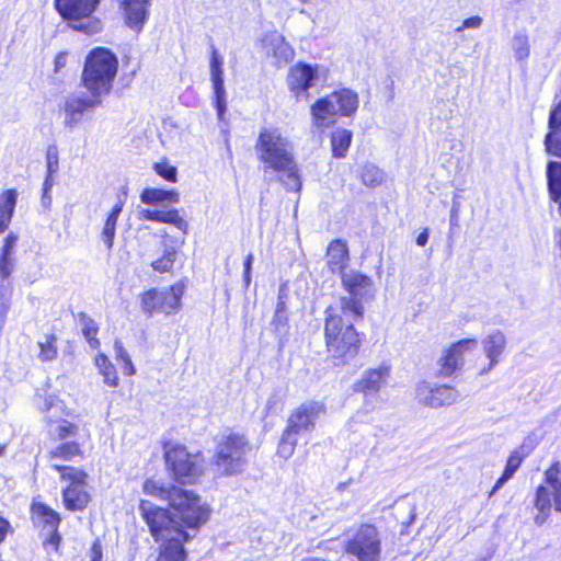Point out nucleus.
Masks as SVG:
<instances>
[{"instance_id": "1", "label": "nucleus", "mask_w": 561, "mask_h": 561, "mask_svg": "<svg viewBox=\"0 0 561 561\" xmlns=\"http://www.w3.org/2000/svg\"><path fill=\"white\" fill-rule=\"evenodd\" d=\"M147 494L169 502L175 513L141 501L139 510L156 541L161 542L158 561H185L184 542L195 537L209 517L208 507L190 491L178 486L164 488L153 480L144 483Z\"/></svg>"}, {"instance_id": "2", "label": "nucleus", "mask_w": 561, "mask_h": 561, "mask_svg": "<svg viewBox=\"0 0 561 561\" xmlns=\"http://www.w3.org/2000/svg\"><path fill=\"white\" fill-rule=\"evenodd\" d=\"M255 152L265 173L273 171L286 190L300 191L301 181L294 156V146L279 128H261L255 142Z\"/></svg>"}, {"instance_id": "3", "label": "nucleus", "mask_w": 561, "mask_h": 561, "mask_svg": "<svg viewBox=\"0 0 561 561\" xmlns=\"http://www.w3.org/2000/svg\"><path fill=\"white\" fill-rule=\"evenodd\" d=\"M364 307L355 300L342 299L337 307L327 310L324 335L328 352L339 359L352 358L359 348L353 321L363 317Z\"/></svg>"}, {"instance_id": "4", "label": "nucleus", "mask_w": 561, "mask_h": 561, "mask_svg": "<svg viewBox=\"0 0 561 561\" xmlns=\"http://www.w3.org/2000/svg\"><path fill=\"white\" fill-rule=\"evenodd\" d=\"M118 71V59L105 47L93 48L87 56L82 70V85L90 94L108 95Z\"/></svg>"}, {"instance_id": "5", "label": "nucleus", "mask_w": 561, "mask_h": 561, "mask_svg": "<svg viewBox=\"0 0 561 561\" xmlns=\"http://www.w3.org/2000/svg\"><path fill=\"white\" fill-rule=\"evenodd\" d=\"M357 94L348 89L335 91L318 100L311 107L313 124L318 128L329 127L339 114L348 116L357 110Z\"/></svg>"}, {"instance_id": "6", "label": "nucleus", "mask_w": 561, "mask_h": 561, "mask_svg": "<svg viewBox=\"0 0 561 561\" xmlns=\"http://www.w3.org/2000/svg\"><path fill=\"white\" fill-rule=\"evenodd\" d=\"M99 2L100 0H55V7L73 30L93 35L102 28L101 22L91 16Z\"/></svg>"}, {"instance_id": "7", "label": "nucleus", "mask_w": 561, "mask_h": 561, "mask_svg": "<svg viewBox=\"0 0 561 561\" xmlns=\"http://www.w3.org/2000/svg\"><path fill=\"white\" fill-rule=\"evenodd\" d=\"M248 443L243 436L230 434L222 436L217 444L214 458L216 472L220 476L239 473L244 467Z\"/></svg>"}, {"instance_id": "8", "label": "nucleus", "mask_w": 561, "mask_h": 561, "mask_svg": "<svg viewBox=\"0 0 561 561\" xmlns=\"http://www.w3.org/2000/svg\"><path fill=\"white\" fill-rule=\"evenodd\" d=\"M164 458L174 479L181 483L193 481L203 471L202 455L190 454L184 446H165Z\"/></svg>"}, {"instance_id": "9", "label": "nucleus", "mask_w": 561, "mask_h": 561, "mask_svg": "<svg viewBox=\"0 0 561 561\" xmlns=\"http://www.w3.org/2000/svg\"><path fill=\"white\" fill-rule=\"evenodd\" d=\"M51 467L59 471L61 480L70 484L62 491L64 504L67 510L82 511L90 502V494L85 490L87 473L78 468L61 466L54 462Z\"/></svg>"}, {"instance_id": "10", "label": "nucleus", "mask_w": 561, "mask_h": 561, "mask_svg": "<svg viewBox=\"0 0 561 561\" xmlns=\"http://www.w3.org/2000/svg\"><path fill=\"white\" fill-rule=\"evenodd\" d=\"M184 293V285L179 283L164 289H150L141 295V309L145 313L152 316L154 312L170 314L181 306V298Z\"/></svg>"}, {"instance_id": "11", "label": "nucleus", "mask_w": 561, "mask_h": 561, "mask_svg": "<svg viewBox=\"0 0 561 561\" xmlns=\"http://www.w3.org/2000/svg\"><path fill=\"white\" fill-rule=\"evenodd\" d=\"M546 482L550 485L552 491L550 492L546 486H539L537 489L535 506L536 508L543 514V516H536L535 522L538 525L545 523L546 517L551 508V495L553 499L554 510L561 512V463H553L546 471Z\"/></svg>"}, {"instance_id": "12", "label": "nucleus", "mask_w": 561, "mask_h": 561, "mask_svg": "<svg viewBox=\"0 0 561 561\" xmlns=\"http://www.w3.org/2000/svg\"><path fill=\"white\" fill-rule=\"evenodd\" d=\"M478 345L476 339H462L454 342L442 351L437 359L439 377H450L456 371L461 370L465 365V354L473 351Z\"/></svg>"}, {"instance_id": "13", "label": "nucleus", "mask_w": 561, "mask_h": 561, "mask_svg": "<svg viewBox=\"0 0 561 561\" xmlns=\"http://www.w3.org/2000/svg\"><path fill=\"white\" fill-rule=\"evenodd\" d=\"M415 397L421 404L437 409L456 403L460 393L456 388L448 385H432L427 381H421L415 388Z\"/></svg>"}, {"instance_id": "14", "label": "nucleus", "mask_w": 561, "mask_h": 561, "mask_svg": "<svg viewBox=\"0 0 561 561\" xmlns=\"http://www.w3.org/2000/svg\"><path fill=\"white\" fill-rule=\"evenodd\" d=\"M377 529L371 525L360 527L346 545V552L357 557L358 561H378L380 547Z\"/></svg>"}, {"instance_id": "15", "label": "nucleus", "mask_w": 561, "mask_h": 561, "mask_svg": "<svg viewBox=\"0 0 561 561\" xmlns=\"http://www.w3.org/2000/svg\"><path fill=\"white\" fill-rule=\"evenodd\" d=\"M103 98L85 93L71 94L65 102V121L66 127L72 129L82 121L85 113L102 104Z\"/></svg>"}, {"instance_id": "16", "label": "nucleus", "mask_w": 561, "mask_h": 561, "mask_svg": "<svg viewBox=\"0 0 561 561\" xmlns=\"http://www.w3.org/2000/svg\"><path fill=\"white\" fill-rule=\"evenodd\" d=\"M319 78V67L298 62L289 69L287 87L297 100L307 99L308 90Z\"/></svg>"}, {"instance_id": "17", "label": "nucleus", "mask_w": 561, "mask_h": 561, "mask_svg": "<svg viewBox=\"0 0 561 561\" xmlns=\"http://www.w3.org/2000/svg\"><path fill=\"white\" fill-rule=\"evenodd\" d=\"M324 413V405L318 401H308L296 408L288 417L287 430L296 435L311 432L316 420Z\"/></svg>"}, {"instance_id": "18", "label": "nucleus", "mask_w": 561, "mask_h": 561, "mask_svg": "<svg viewBox=\"0 0 561 561\" xmlns=\"http://www.w3.org/2000/svg\"><path fill=\"white\" fill-rule=\"evenodd\" d=\"M342 284L344 289L348 293V297L342 299H350L359 302L363 306L364 301L370 299L374 295V285L371 279L355 271H348L342 274Z\"/></svg>"}, {"instance_id": "19", "label": "nucleus", "mask_w": 561, "mask_h": 561, "mask_svg": "<svg viewBox=\"0 0 561 561\" xmlns=\"http://www.w3.org/2000/svg\"><path fill=\"white\" fill-rule=\"evenodd\" d=\"M481 344L489 364L479 371V375H485L499 365L501 357L506 350L507 339L504 332L499 329H493L485 334Z\"/></svg>"}, {"instance_id": "20", "label": "nucleus", "mask_w": 561, "mask_h": 561, "mask_svg": "<svg viewBox=\"0 0 561 561\" xmlns=\"http://www.w3.org/2000/svg\"><path fill=\"white\" fill-rule=\"evenodd\" d=\"M224 59L217 49L211 47L210 76L215 93L216 108L219 118H222L226 112V90L224 85Z\"/></svg>"}, {"instance_id": "21", "label": "nucleus", "mask_w": 561, "mask_h": 561, "mask_svg": "<svg viewBox=\"0 0 561 561\" xmlns=\"http://www.w3.org/2000/svg\"><path fill=\"white\" fill-rule=\"evenodd\" d=\"M138 218L141 220H151L161 224H170L175 226L179 230L184 233L187 232L188 224L181 217L180 213L175 208H161V209H149L144 208L138 211Z\"/></svg>"}, {"instance_id": "22", "label": "nucleus", "mask_w": 561, "mask_h": 561, "mask_svg": "<svg viewBox=\"0 0 561 561\" xmlns=\"http://www.w3.org/2000/svg\"><path fill=\"white\" fill-rule=\"evenodd\" d=\"M150 1L151 0H123L122 8L129 27L136 31L141 30L147 19V9Z\"/></svg>"}, {"instance_id": "23", "label": "nucleus", "mask_w": 561, "mask_h": 561, "mask_svg": "<svg viewBox=\"0 0 561 561\" xmlns=\"http://www.w3.org/2000/svg\"><path fill=\"white\" fill-rule=\"evenodd\" d=\"M267 53L271 54L278 66L289 62L294 58V49L285 41L284 36L274 32L263 41Z\"/></svg>"}, {"instance_id": "24", "label": "nucleus", "mask_w": 561, "mask_h": 561, "mask_svg": "<svg viewBox=\"0 0 561 561\" xmlns=\"http://www.w3.org/2000/svg\"><path fill=\"white\" fill-rule=\"evenodd\" d=\"M350 255L345 242L342 240H333L327 249V265L333 273H346L344 270L348 263Z\"/></svg>"}, {"instance_id": "25", "label": "nucleus", "mask_w": 561, "mask_h": 561, "mask_svg": "<svg viewBox=\"0 0 561 561\" xmlns=\"http://www.w3.org/2000/svg\"><path fill=\"white\" fill-rule=\"evenodd\" d=\"M549 129L545 139L546 149L550 154L561 157V105L551 111Z\"/></svg>"}, {"instance_id": "26", "label": "nucleus", "mask_w": 561, "mask_h": 561, "mask_svg": "<svg viewBox=\"0 0 561 561\" xmlns=\"http://www.w3.org/2000/svg\"><path fill=\"white\" fill-rule=\"evenodd\" d=\"M527 456L528 451L526 450L525 446H519L517 449L511 453L504 472L494 484L491 494L497 492L510 479L513 478Z\"/></svg>"}, {"instance_id": "27", "label": "nucleus", "mask_w": 561, "mask_h": 561, "mask_svg": "<svg viewBox=\"0 0 561 561\" xmlns=\"http://www.w3.org/2000/svg\"><path fill=\"white\" fill-rule=\"evenodd\" d=\"M33 520L36 525L43 526L47 531H55L60 523L57 512L43 503H34L32 505Z\"/></svg>"}, {"instance_id": "28", "label": "nucleus", "mask_w": 561, "mask_h": 561, "mask_svg": "<svg viewBox=\"0 0 561 561\" xmlns=\"http://www.w3.org/2000/svg\"><path fill=\"white\" fill-rule=\"evenodd\" d=\"M15 190H5L0 194V233L9 227L16 206Z\"/></svg>"}, {"instance_id": "29", "label": "nucleus", "mask_w": 561, "mask_h": 561, "mask_svg": "<svg viewBox=\"0 0 561 561\" xmlns=\"http://www.w3.org/2000/svg\"><path fill=\"white\" fill-rule=\"evenodd\" d=\"M144 204L157 206L164 202L179 203L180 194L175 190L145 188L140 194Z\"/></svg>"}, {"instance_id": "30", "label": "nucleus", "mask_w": 561, "mask_h": 561, "mask_svg": "<svg viewBox=\"0 0 561 561\" xmlns=\"http://www.w3.org/2000/svg\"><path fill=\"white\" fill-rule=\"evenodd\" d=\"M124 203L117 202L110 214L107 215L103 229L101 231V240L105 244L107 250H111L114 244L115 231L118 217L123 210Z\"/></svg>"}, {"instance_id": "31", "label": "nucleus", "mask_w": 561, "mask_h": 561, "mask_svg": "<svg viewBox=\"0 0 561 561\" xmlns=\"http://www.w3.org/2000/svg\"><path fill=\"white\" fill-rule=\"evenodd\" d=\"M549 193L552 201L561 208V162L551 161L547 167Z\"/></svg>"}, {"instance_id": "32", "label": "nucleus", "mask_w": 561, "mask_h": 561, "mask_svg": "<svg viewBox=\"0 0 561 561\" xmlns=\"http://www.w3.org/2000/svg\"><path fill=\"white\" fill-rule=\"evenodd\" d=\"M94 364L99 373L103 376L104 383L110 387H116L118 385L117 370L106 355L103 353L98 354L94 358Z\"/></svg>"}, {"instance_id": "33", "label": "nucleus", "mask_w": 561, "mask_h": 561, "mask_svg": "<svg viewBox=\"0 0 561 561\" xmlns=\"http://www.w3.org/2000/svg\"><path fill=\"white\" fill-rule=\"evenodd\" d=\"M352 141V133L347 129H336L332 133L331 145L333 156L342 158L345 156Z\"/></svg>"}, {"instance_id": "34", "label": "nucleus", "mask_w": 561, "mask_h": 561, "mask_svg": "<svg viewBox=\"0 0 561 561\" xmlns=\"http://www.w3.org/2000/svg\"><path fill=\"white\" fill-rule=\"evenodd\" d=\"M80 455L81 449L79 444L76 442L64 443L49 451V457L51 460L62 459L69 461Z\"/></svg>"}, {"instance_id": "35", "label": "nucleus", "mask_w": 561, "mask_h": 561, "mask_svg": "<svg viewBox=\"0 0 561 561\" xmlns=\"http://www.w3.org/2000/svg\"><path fill=\"white\" fill-rule=\"evenodd\" d=\"M115 358L122 364L123 373L126 376H133L136 374V368L131 362V358L127 351L124 348L123 343L118 340L114 342Z\"/></svg>"}, {"instance_id": "36", "label": "nucleus", "mask_w": 561, "mask_h": 561, "mask_svg": "<svg viewBox=\"0 0 561 561\" xmlns=\"http://www.w3.org/2000/svg\"><path fill=\"white\" fill-rule=\"evenodd\" d=\"M176 251L173 247H165L163 249V255L151 262V266L154 271L164 273L169 272L175 262Z\"/></svg>"}, {"instance_id": "37", "label": "nucleus", "mask_w": 561, "mask_h": 561, "mask_svg": "<svg viewBox=\"0 0 561 561\" xmlns=\"http://www.w3.org/2000/svg\"><path fill=\"white\" fill-rule=\"evenodd\" d=\"M297 436L298 435L287 428L284 431L277 449V454L282 458L288 459L294 454L297 445Z\"/></svg>"}, {"instance_id": "38", "label": "nucleus", "mask_w": 561, "mask_h": 561, "mask_svg": "<svg viewBox=\"0 0 561 561\" xmlns=\"http://www.w3.org/2000/svg\"><path fill=\"white\" fill-rule=\"evenodd\" d=\"M383 380V370L382 369H374L367 371L362 380L360 387L364 391H377Z\"/></svg>"}, {"instance_id": "39", "label": "nucleus", "mask_w": 561, "mask_h": 561, "mask_svg": "<svg viewBox=\"0 0 561 561\" xmlns=\"http://www.w3.org/2000/svg\"><path fill=\"white\" fill-rule=\"evenodd\" d=\"M56 336L55 335H46L44 341L38 342V347L41 350L38 357L44 360H53L57 356V346H56Z\"/></svg>"}, {"instance_id": "40", "label": "nucleus", "mask_w": 561, "mask_h": 561, "mask_svg": "<svg viewBox=\"0 0 561 561\" xmlns=\"http://www.w3.org/2000/svg\"><path fill=\"white\" fill-rule=\"evenodd\" d=\"M513 48L518 59H524L529 54L528 38L525 34L518 33L513 38Z\"/></svg>"}, {"instance_id": "41", "label": "nucleus", "mask_w": 561, "mask_h": 561, "mask_svg": "<svg viewBox=\"0 0 561 561\" xmlns=\"http://www.w3.org/2000/svg\"><path fill=\"white\" fill-rule=\"evenodd\" d=\"M154 171L161 178L169 182H176V168L169 164L168 162H157L153 165Z\"/></svg>"}, {"instance_id": "42", "label": "nucleus", "mask_w": 561, "mask_h": 561, "mask_svg": "<svg viewBox=\"0 0 561 561\" xmlns=\"http://www.w3.org/2000/svg\"><path fill=\"white\" fill-rule=\"evenodd\" d=\"M78 433V426L68 422L62 421L57 425L56 434L59 439H66L75 436Z\"/></svg>"}, {"instance_id": "43", "label": "nucleus", "mask_w": 561, "mask_h": 561, "mask_svg": "<svg viewBox=\"0 0 561 561\" xmlns=\"http://www.w3.org/2000/svg\"><path fill=\"white\" fill-rule=\"evenodd\" d=\"M14 267L13 256L0 255V275L7 278L11 275Z\"/></svg>"}, {"instance_id": "44", "label": "nucleus", "mask_w": 561, "mask_h": 561, "mask_svg": "<svg viewBox=\"0 0 561 561\" xmlns=\"http://www.w3.org/2000/svg\"><path fill=\"white\" fill-rule=\"evenodd\" d=\"M272 324L275 327V330L279 333L285 332L288 327V316L287 312H275L273 317Z\"/></svg>"}, {"instance_id": "45", "label": "nucleus", "mask_w": 561, "mask_h": 561, "mask_svg": "<svg viewBox=\"0 0 561 561\" xmlns=\"http://www.w3.org/2000/svg\"><path fill=\"white\" fill-rule=\"evenodd\" d=\"M18 241V236L14 233H10L4 239V244L1 250L0 255L13 256L14 247Z\"/></svg>"}, {"instance_id": "46", "label": "nucleus", "mask_w": 561, "mask_h": 561, "mask_svg": "<svg viewBox=\"0 0 561 561\" xmlns=\"http://www.w3.org/2000/svg\"><path fill=\"white\" fill-rule=\"evenodd\" d=\"M362 179L367 185H375L379 179V172L374 167H366L362 173Z\"/></svg>"}, {"instance_id": "47", "label": "nucleus", "mask_w": 561, "mask_h": 561, "mask_svg": "<svg viewBox=\"0 0 561 561\" xmlns=\"http://www.w3.org/2000/svg\"><path fill=\"white\" fill-rule=\"evenodd\" d=\"M82 333L85 339L90 337L91 335L92 336L96 335V333H98L96 323L92 319L84 317L82 319Z\"/></svg>"}, {"instance_id": "48", "label": "nucleus", "mask_w": 561, "mask_h": 561, "mask_svg": "<svg viewBox=\"0 0 561 561\" xmlns=\"http://www.w3.org/2000/svg\"><path fill=\"white\" fill-rule=\"evenodd\" d=\"M47 173L54 174L58 170V154L56 150L48 149L47 151Z\"/></svg>"}, {"instance_id": "49", "label": "nucleus", "mask_w": 561, "mask_h": 561, "mask_svg": "<svg viewBox=\"0 0 561 561\" xmlns=\"http://www.w3.org/2000/svg\"><path fill=\"white\" fill-rule=\"evenodd\" d=\"M482 24V18L481 16H471V18H468L466 19L461 26L457 27L456 31L457 32H461L463 31L465 28H479Z\"/></svg>"}, {"instance_id": "50", "label": "nucleus", "mask_w": 561, "mask_h": 561, "mask_svg": "<svg viewBox=\"0 0 561 561\" xmlns=\"http://www.w3.org/2000/svg\"><path fill=\"white\" fill-rule=\"evenodd\" d=\"M253 254L249 253L244 261V272H243V280L245 284V287H249L251 282V267L253 262Z\"/></svg>"}, {"instance_id": "51", "label": "nucleus", "mask_w": 561, "mask_h": 561, "mask_svg": "<svg viewBox=\"0 0 561 561\" xmlns=\"http://www.w3.org/2000/svg\"><path fill=\"white\" fill-rule=\"evenodd\" d=\"M102 560V547L99 541H95L91 547V561Z\"/></svg>"}, {"instance_id": "52", "label": "nucleus", "mask_w": 561, "mask_h": 561, "mask_svg": "<svg viewBox=\"0 0 561 561\" xmlns=\"http://www.w3.org/2000/svg\"><path fill=\"white\" fill-rule=\"evenodd\" d=\"M10 528L9 522L0 516V543L5 539Z\"/></svg>"}, {"instance_id": "53", "label": "nucleus", "mask_w": 561, "mask_h": 561, "mask_svg": "<svg viewBox=\"0 0 561 561\" xmlns=\"http://www.w3.org/2000/svg\"><path fill=\"white\" fill-rule=\"evenodd\" d=\"M67 61V55L66 54H59L55 59V70L59 71L61 68L65 67Z\"/></svg>"}, {"instance_id": "54", "label": "nucleus", "mask_w": 561, "mask_h": 561, "mask_svg": "<svg viewBox=\"0 0 561 561\" xmlns=\"http://www.w3.org/2000/svg\"><path fill=\"white\" fill-rule=\"evenodd\" d=\"M53 185H54L53 174L47 173V176L44 182V188H43L44 190V198L47 196V194L51 190Z\"/></svg>"}, {"instance_id": "55", "label": "nucleus", "mask_w": 561, "mask_h": 561, "mask_svg": "<svg viewBox=\"0 0 561 561\" xmlns=\"http://www.w3.org/2000/svg\"><path fill=\"white\" fill-rule=\"evenodd\" d=\"M428 241V230L424 229L416 238V244L424 247Z\"/></svg>"}, {"instance_id": "56", "label": "nucleus", "mask_w": 561, "mask_h": 561, "mask_svg": "<svg viewBox=\"0 0 561 561\" xmlns=\"http://www.w3.org/2000/svg\"><path fill=\"white\" fill-rule=\"evenodd\" d=\"M51 534L50 538L47 540V543L54 546L55 548H57L59 541H60V536L57 534V530L55 531H49Z\"/></svg>"}, {"instance_id": "57", "label": "nucleus", "mask_w": 561, "mask_h": 561, "mask_svg": "<svg viewBox=\"0 0 561 561\" xmlns=\"http://www.w3.org/2000/svg\"><path fill=\"white\" fill-rule=\"evenodd\" d=\"M275 312H287L286 311L285 301L283 300V296H282L280 293H279V296H278V302H277Z\"/></svg>"}, {"instance_id": "58", "label": "nucleus", "mask_w": 561, "mask_h": 561, "mask_svg": "<svg viewBox=\"0 0 561 561\" xmlns=\"http://www.w3.org/2000/svg\"><path fill=\"white\" fill-rule=\"evenodd\" d=\"M87 342L89 343V345L92 347V348H99L100 346V341L99 339H96V335L94 336H90V337H87Z\"/></svg>"}, {"instance_id": "59", "label": "nucleus", "mask_w": 561, "mask_h": 561, "mask_svg": "<svg viewBox=\"0 0 561 561\" xmlns=\"http://www.w3.org/2000/svg\"><path fill=\"white\" fill-rule=\"evenodd\" d=\"M54 407V402L51 398H47L44 400L43 405H41V410L49 411Z\"/></svg>"}, {"instance_id": "60", "label": "nucleus", "mask_w": 561, "mask_h": 561, "mask_svg": "<svg viewBox=\"0 0 561 561\" xmlns=\"http://www.w3.org/2000/svg\"><path fill=\"white\" fill-rule=\"evenodd\" d=\"M302 561H323V560H321L319 558H306Z\"/></svg>"}, {"instance_id": "61", "label": "nucleus", "mask_w": 561, "mask_h": 561, "mask_svg": "<svg viewBox=\"0 0 561 561\" xmlns=\"http://www.w3.org/2000/svg\"><path fill=\"white\" fill-rule=\"evenodd\" d=\"M272 403H273V400H272V399H268L267 404H266V408H267L268 410H271V409H272Z\"/></svg>"}]
</instances>
